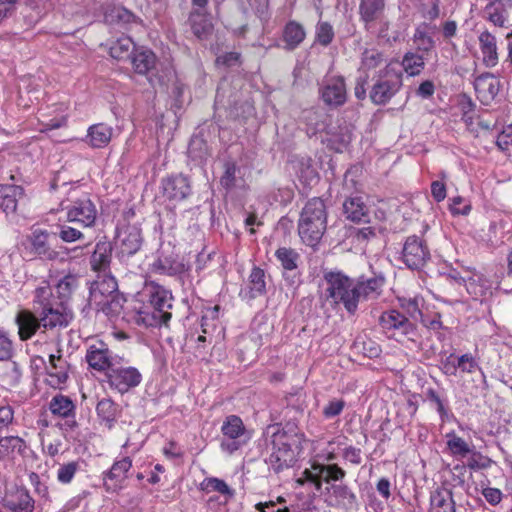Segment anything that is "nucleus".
<instances>
[{"label":"nucleus","instance_id":"obj_21","mask_svg":"<svg viewBox=\"0 0 512 512\" xmlns=\"http://www.w3.org/2000/svg\"><path fill=\"white\" fill-rule=\"evenodd\" d=\"M330 500L332 506L342 510H352L357 506V496L346 484H333Z\"/></svg>","mask_w":512,"mask_h":512},{"label":"nucleus","instance_id":"obj_31","mask_svg":"<svg viewBox=\"0 0 512 512\" xmlns=\"http://www.w3.org/2000/svg\"><path fill=\"white\" fill-rule=\"evenodd\" d=\"M112 246L107 241H98L92 253L90 264L94 271H105L111 261Z\"/></svg>","mask_w":512,"mask_h":512},{"label":"nucleus","instance_id":"obj_51","mask_svg":"<svg viewBox=\"0 0 512 512\" xmlns=\"http://www.w3.org/2000/svg\"><path fill=\"white\" fill-rule=\"evenodd\" d=\"M403 67L409 75H417L424 67V59L418 54H406L403 59Z\"/></svg>","mask_w":512,"mask_h":512},{"label":"nucleus","instance_id":"obj_62","mask_svg":"<svg viewBox=\"0 0 512 512\" xmlns=\"http://www.w3.org/2000/svg\"><path fill=\"white\" fill-rule=\"evenodd\" d=\"M52 296V290L49 286L38 287L35 290V302L41 306V310L44 306H51L52 303L50 301Z\"/></svg>","mask_w":512,"mask_h":512},{"label":"nucleus","instance_id":"obj_17","mask_svg":"<svg viewBox=\"0 0 512 512\" xmlns=\"http://www.w3.org/2000/svg\"><path fill=\"white\" fill-rule=\"evenodd\" d=\"M132 467V459L129 456L117 458L111 468L104 473V485L108 491H118L124 487L128 473Z\"/></svg>","mask_w":512,"mask_h":512},{"label":"nucleus","instance_id":"obj_58","mask_svg":"<svg viewBox=\"0 0 512 512\" xmlns=\"http://www.w3.org/2000/svg\"><path fill=\"white\" fill-rule=\"evenodd\" d=\"M58 236L66 243L76 242L84 238V234L80 230L65 224L59 226Z\"/></svg>","mask_w":512,"mask_h":512},{"label":"nucleus","instance_id":"obj_54","mask_svg":"<svg viewBox=\"0 0 512 512\" xmlns=\"http://www.w3.org/2000/svg\"><path fill=\"white\" fill-rule=\"evenodd\" d=\"M401 307L406 311V313L413 319L422 318V312L420 309V305L422 303V298L413 297V298H403L400 299Z\"/></svg>","mask_w":512,"mask_h":512},{"label":"nucleus","instance_id":"obj_32","mask_svg":"<svg viewBox=\"0 0 512 512\" xmlns=\"http://www.w3.org/2000/svg\"><path fill=\"white\" fill-rule=\"evenodd\" d=\"M305 36L306 32L300 23L296 21H289L283 30L285 49L294 50L304 41Z\"/></svg>","mask_w":512,"mask_h":512},{"label":"nucleus","instance_id":"obj_63","mask_svg":"<svg viewBox=\"0 0 512 512\" xmlns=\"http://www.w3.org/2000/svg\"><path fill=\"white\" fill-rule=\"evenodd\" d=\"M107 18H110L111 21L117 20L123 23H130L134 19V15L123 7H115L107 15Z\"/></svg>","mask_w":512,"mask_h":512},{"label":"nucleus","instance_id":"obj_9","mask_svg":"<svg viewBox=\"0 0 512 512\" xmlns=\"http://www.w3.org/2000/svg\"><path fill=\"white\" fill-rule=\"evenodd\" d=\"M118 359L103 341H96L86 349L85 360L89 368L97 372L107 374L115 364H118Z\"/></svg>","mask_w":512,"mask_h":512},{"label":"nucleus","instance_id":"obj_22","mask_svg":"<svg viewBox=\"0 0 512 512\" xmlns=\"http://www.w3.org/2000/svg\"><path fill=\"white\" fill-rule=\"evenodd\" d=\"M40 321L45 329H53L56 327H66L71 319V316L64 310L62 306L54 307L44 306L39 312Z\"/></svg>","mask_w":512,"mask_h":512},{"label":"nucleus","instance_id":"obj_23","mask_svg":"<svg viewBox=\"0 0 512 512\" xmlns=\"http://www.w3.org/2000/svg\"><path fill=\"white\" fill-rule=\"evenodd\" d=\"M478 41L483 64L489 68L496 66L499 60L496 37L484 31L478 36Z\"/></svg>","mask_w":512,"mask_h":512},{"label":"nucleus","instance_id":"obj_16","mask_svg":"<svg viewBox=\"0 0 512 512\" xmlns=\"http://www.w3.org/2000/svg\"><path fill=\"white\" fill-rule=\"evenodd\" d=\"M379 325L385 333H389L392 337L410 335L414 332V325L397 310L383 312L379 318Z\"/></svg>","mask_w":512,"mask_h":512},{"label":"nucleus","instance_id":"obj_59","mask_svg":"<svg viewBox=\"0 0 512 512\" xmlns=\"http://www.w3.org/2000/svg\"><path fill=\"white\" fill-rule=\"evenodd\" d=\"M345 401L343 399H332L323 408V416L326 419L334 418L340 415L345 407Z\"/></svg>","mask_w":512,"mask_h":512},{"label":"nucleus","instance_id":"obj_3","mask_svg":"<svg viewBox=\"0 0 512 512\" xmlns=\"http://www.w3.org/2000/svg\"><path fill=\"white\" fill-rule=\"evenodd\" d=\"M327 227V211L321 198L310 199L303 207L298 221V233L308 246L314 247L321 240Z\"/></svg>","mask_w":512,"mask_h":512},{"label":"nucleus","instance_id":"obj_34","mask_svg":"<svg viewBox=\"0 0 512 512\" xmlns=\"http://www.w3.org/2000/svg\"><path fill=\"white\" fill-rule=\"evenodd\" d=\"M26 449V442L18 436L0 437V452L2 453V459H13L16 455H24Z\"/></svg>","mask_w":512,"mask_h":512},{"label":"nucleus","instance_id":"obj_37","mask_svg":"<svg viewBox=\"0 0 512 512\" xmlns=\"http://www.w3.org/2000/svg\"><path fill=\"white\" fill-rule=\"evenodd\" d=\"M135 44L129 37H121L110 47L111 57L117 60L130 59L135 51Z\"/></svg>","mask_w":512,"mask_h":512},{"label":"nucleus","instance_id":"obj_28","mask_svg":"<svg viewBox=\"0 0 512 512\" xmlns=\"http://www.w3.org/2000/svg\"><path fill=\"white\" fill-rule=\"evenodd\" d=\"M190 24L193 34L200 40H206L213 32V24L210 15L193 10L190 14Z\"/></svg>","mask_w":512,"mask_h":512},{"label":"nucleus","instance_id":"obj_4","mask_svg":"<svg viewBox=\"0 0 512 512\" xmlns=\"http://www.w3.org/2000/svg\"><path fill=\"white\" fill-rule=\"evenodd\" d=\"M324 294L333 305L342 304L350 314L356 312L354 281L340 271H326L323 275Z\"/></svg>","mask_w":512,"mask_h":512},{"label":"nucleus","instance_id":"obj_7","mask_svg":"<svg viewBox=\"0 0 512 512\" xmlns=\"http://www.w3.org/2000/svg\"><path fill=\"white\" fill-rule=\"evenodd\" d=\"M401 85V75L390 66L384 67L370 92L371 101L377 105L386 104L398 92Z\"/></svg>","mask_w":512,"mask_h":512},{"label":"nucleus","instance_id":"obj_19","mask_svg":"<svg viewBox=\"0 0 512 512\" xmlns=\"http://www.w3.org/2000/svg\"><path fill=\"white\" fill-rule=\"evenodd\" d=\"M384 283L385 278L382 275H374L372 277L361 276L354 281L356 309L361 300L377 298L382 291Z\"/></svg>","mask_w":512,"mask_h":512},{"label":"nucleus","instance_id":"obj_13","mask_svg":"<svg viewBox=\"0 0 512 512\" xmlns=\"http://www.w3.org/2000/svg\"><path fill=\"white\" fill-rule=\"evenodd\" d=\"M69 363L62 355V349L49 354V363L46 365V383L54 389H62L69 377Z\"/></svg>","mask_w":512,"mask_h":512},{"label":"nucleus","instance_id":"obj_42","mask_svg":"<svg viewBox=\"0 0 512 512\" xmlns=\"http://www.w3.org/2000/svg\"><path fill=\"white\" fill-rule=\"evenodd\" d=\"M316 473H322V482L329 483L330 481H341L345 476L346 472L339 467L337 464H321L316 463L314 465Z\"/></svg>","mask_w":512,"mask_h":512},{"label":"nucleus","instance_id":"obj_61","mask_svg":"<svg viewBox=\"0 0 512 512\" xmlns=\"http://www.w3.org/2000/svg\"><path fill=\"white\" fill-rule=\"evenodd\" d=\"M428 400L434 405L437 412L440 414L442 420L448 416V410L445 406L444 401L440 398L438 393L432 389L427 392Z\"/></svg>","mask_w":512,"mask_h":512},{"label":"nucleus","instance_id":"obj_45","mask_svg":"<svg viewBox=\"0 0 512 512\" xmlns=\"http://www.w3.org/2000/svg\"><path fill=\"white\" fill-rule=\"evenodd\" d=\"M414 43L419 50L428 52L434 47V40L429 35V25L422 23L418 25L414 33Z\"/></svg>","mask_w":512,"mask_h":512},{"label":"nucleus","instance_id":"obj_5","mask_svg":"<svg viewBox=\"0 0 512 512\" xmlns=\"http://www.w3.org/2000/svg\"><path fill=\"white\" fill-rule=\"evenodd\" d=\"M118 285L116 279L111 275H98L91 283L89 303L106 315L119 313L121 309L120 298L117 294Z\"/></svg>","mask_w":512,"mask_h":512},{"label":"nucleus","instance_id":"obj_38","mask_svg":"<svg viewBox=\"0 0 512 512\" xmlns=\"http://www.w3.org/2000/svg\"><path fill=\"white\" fill-rule=\"evenodd\" d=\"M49 409L53 415L69 417L74 413L75 405L69 397L56 395L51 399Z\"/></svg>","mask_w":512,"mask_h":512},{"label":"nucleus","instance_id":"obj_48","mask_svg":"<svg viewBox=\"0 0 512 512\" xmlns=\"http://www.w3.org/2000/svg\"><path fill=\"white\" fill-rule=\"evenodd\" d=\"M183 269V264L178 262H171L167 258L158 259L153 264V271L162 275L175 276L182 273Z\"/></svg>","mask_w":512,"mask_h":512},{"label":"nucleus","instance_id":"obj_40","mask_svg":"<svg viewBox=\"0 0 512 512\" xmlns=\"http://www.w3.org/2000/svg\"><path fill=\"white\" fill-rule=\"evenodd\" d=\"M456 366L459 368V371L462 373L472 374L476 371H479L481 373L483 384L487 386L486 374L481 369L478 361L472 354L466 353L461 356H458Z\"/></svg>","mask_w":512,"mask_h":512},{"label":"nucleus","instance_id":"obj_39","mask_svg":"<svg viewBox=\"0 0 512 512\" xmlns=\"http://www.w3.org/2000/svg\"><path fill=\"white\" fill-rule=\"evenodd\" d=\"M96 412L98 417L110 428L116 419L117 406L111 399L103 398L98 402Z\"/></svg>","mask_w":512,"mask_h":512},{"label":"nucleus","instance_id":"obj_18","mask_svg":"<svg viewBox=\"0 0 512 512\" xmlns=\"http://www.w3.org/2000/svg\"><path fill=\"white\" fill-rule=\"evenodd\" d=\"M32 252L42 260L60 261L66 260L68 250H55L48 245V233L35 230L30 238Z\"/></svg>","mask_w":512,"mask_h":512},{"label":"nucleus","instance_id":"obj_49","mask_svg":"<svg viewBox=\"0 0 512 512\" xmlns=\"http://www.w3.org/2000/svg\"><path fill=\"white\" fill-rule=\"evenodd\" d=\"M80 469L79 461H70L64 464H61L57 469L56 478L61 484H69L72 482L75 474Z\"/></svg>","mask_w":512,"mask_h":512},{"label":"nucleus","instance_id":"obj_6","mask_svg":"<svg viewBox=\"0 0 512 512\" xmlns=\"http://www.w3.org/2000/svg\"><path fill=\"white\" fill-rule=\"evenodd\" d=\"M221 433L220 447L222 451L230 455L246 445L251 439L250 432L246 429L242 419L237 415H229L224 419Z\"/></svg>","mask_w":512,"mask_h":512},{"label":"nucleus","instance_id":"obj_64","mask_svg":"<svg viewBox=\"0 0 512 512\" xmlns=\"http://www.w3.org/2000/svg\"><path fill=\"white\" fill-rule=\"evenodd\" d=\"M361 449L354 446H348L344 448L342 457L344 460L350 462L353 465H359L362 462Z\"/></svg>","mask_w":512,"mask_h":512},{"label":"nucleus","instance_id":"obj_53","mask_svg":"<svg viewBox=\"0 0 512 512\" xmlns=\"http://www.w3.org/2000/svg\"><path fill=\"white\" fill-rule=\"evenodd\" d=\"M316 41L323 45L328 46L334 38V30L331 24L328 22H318L316 25Z\"/></svg>","mask_w":512,"mask_h":512},{"label":"nucleus","instance_id":"obj_15","mask_svg":"<svg viewBox=\"0 0 512 512\" xmlns=\"http://www.w3.org/2000/svg\"><path fill=\"white\" fill-rule=\"evenodd\" d=\"M322 101L330 107H339L347 100L345 80L342 76H333L323 81L320 90Z\"/></svg>","mask_w":512,"mask_h":512},{"label":"nucleus","instance_id":"obj_26","mask_svg":"<svg viewBox=\"0 0 512 512\" xmlns=\"http://www.w3.org/2000/svg\"><path fill=\"white\" fill-rule=\"evenodd\" d=\"M112 134L113 129L111 126L104 123L94 124L88 128L86 142L92 148H103L111 141Z\"/></svg>","mask_w":512,"mask_h":512},{"label":"nucleus","instance_id":"obj_11","mask_svg":"<svg viewBox=\"0 0 512 512\" xmlns=\"http://www.w3.org/2000/svg\"><path fill=\"white\" fill-rule=\"evenodd\" d=\"M429 512H491L483 508L457 506L450 489L440 486L431 491Z\"/></svg>","mask_w":512,"mask_h":512},{"label":"nucleus","instance_id":"obj_44","mask_svg":"<svg viewBox=\"0 0 512 512\" xmlns=\"http://www.w3.org/2000/svg\"><path fill=\"white\" fill-rule=\"evenodd\" d=\"M446 438L447 447L454 456L466 457L473 451L470 445L463 438L457 436L454 432L448 433Z\"/></svg>","mask_w":512,"mask_h":512},{"label":"nucleus","instance_id":"obj_30","mask_svg":"<svg viewBox=\"0 0 512 512\" xmlns=\"http://www.w3.org/2000/svg\"><path fill=\"white\" fill-rule=\"evenodd\" d=\"M34 500L25 489H17L5 500V505L13 512H33Z\"/></svg>","mask_w":512,"mask_h":512},{"label":"nucleus","instance_id":"obj_43","mask_svg":"<svg viewBox=\"0 0 512 512\" xmlns=\"http://www.w3.org/2000/svg\"><path fill=\"white\" fill-rule=\"evenodd\" d=\"M485 14L490 22L499 27L504 26L507 20V10L500 1L489 3L485 7Z\"/></svg>","mask_w":512,"mask_h":512},{"label":"nucleus","instance_id":"obj_12","mask_svg":"<svg viewBox=\"0 0 512 512\" xmlns=\"http://www.w3.org/2000/svg\"><path fill=\"white\" fill-rule=\"evenodd\" d=\"M402 259L410 269H420L430 259V251L420 237L409 236L402 249Z\"/></svg>","mask_w":512,"mask_h":512},{"label":"nucleus","instance_id":"obj_52","mask_svg":"<svg viewBox=\"0 0 512 512\" xmlns=\"http://www.w3.org/2000/svg\"><path fill=\"white\" fill-rule=\"evenodd\" d=\"M188 155L192 160L199 163L205 159L207 155V145L204 140L201 138L192 139L188 146Z\"/></svg>","mask_w":512,"mask_h":512},{"label":"nucleus","instance_id":"obj_35","mask_svg":"<svg viewBox=\"0 0 512 512\" xmlns=\"http://www.w3.org/2000/svg\"><path fill=\"white\" fill-rule=\"evenodd\" d=\"M130 59L135 72L139 74H146L156 63L155 54L151 50L143 48L136 49Z\"/></svg>","mask_w":512,"mask_h":512},{"label":"nucleus","instance_id":"obj_25","mask_svg":"<svg viewBox=\"0 0 512 512\" xmlns=\"http://www.w3.org/2000/svg\"><path fill=\"white\" fill-rule=\"evenodd\" d=\"M266 293V276L264 270L254 267L249 275L247 286L241 291V295L248 299H254Z\"/></svg>","mask_w":512,"mask_h":512},{"label":"nucleus","instance_id":"obj_14","mask_svg":"<svg viewBox=\"0 0 512 512\" xmlns=\"http://www.w3.org/2000/svg\"><path fill=\"white\" fill-rule=\"evenodd\" d=\"M65 209L67 210L68 222L78 223L82 227H92L95 224L97 209L88 197L74 201Z\"/></svg>","mask_w":512,"mask_h":512},{"label":"nucleus","instance_id":"obj_2","mask_svg":"<svg viewBox=\"0 0 512 512\" xmlns=\"http://www.w3.org/2000/svg\"><path fill=\"white\" fill-rule=\"evenodd\" d=\"M272 429V449L267 463L275 473H279L293 467L297 462L302 449V436L285 431L278 426H274Z\"/></svg>","mask_w":512,"mask_h":512},{"label":"nucleus","instance_id":"obj_10","mask_svg":"<svg viewBox=\"0 0 512 512\" xmlns=\"http://www.w3.org/2000/svg\"><path fill=\"white\" fill-rule=\"evenodd\" d=\"M141 229L136 224L123 223L117 227L115 244L122 256H132L142 246Z\"/></svg>","mask_w":512,"mask_h":512},{"label":"nucleus","instance_id":"obj_47","mask_svg":"<svg viewBox=\"0 0 512 512\" xmlns=\"http://www.w3.org/2000/svg\"><path fill=\"white\" fill-rule=\"evenodd\" d=\"M200 486L201 490L206 493L218 492L221 495L230 497L233 495V491L231 490V488L226 484L225 481L219 478H206L203 480Z\"/></svg>","mask_w":512,"mask_h":512},{"label":"nucleus","instance_id":"obj_36","mask_svg":"<svg viewBox=\"0 0 512 512\" xmlns=\"http://www.w3.org/2000/svg\"><path fill=\"white\" fill-rule=\"evenodd\" d=\"M387 65V58L376 49H365L362 53L361 66L359 72L367 74V71Z\"/></svg>","mask_w":512,"mask_h":512},{"label":"nucleus","instance_id":"obj_29","mask_svg":"<svg viewBox=\"0 0 512 512\" xmlns=\"http://www.w3.org/2000/svg\"><path fill=\"white\" fill-rule=\"evenodd\" d=\"M386 0H361L359 5L360 19L365 23L368 30L383 13Z\"/></svg>","mask_w":512,"mask_h":512},{"label":"nucleus","instance_id":"obj_46","mask_svg":"<svg viewBox=\"0 0 512 512\" xmlns=\"http://www.w3.org/2000/svg\"><path fill=\"white\" fill-rule=\"evenodd\" d=\"M275 256L285 270H294L297 268L299 254L295 250L281 247L276 251Z\"/></svg>","mask_w":512,"mask_h":512},{"label":"nucleus","instance_id":"obj_20","mask_svg":"<svg viewBox=\"0 0 512 512\" xmlns=\"http://www.w3.org/2000/svg\"><path fill=\"white\" fill-rule=\"evenodd\" d=\"M164 195L172 201H182L191 194L189 179L182 175H173L162 181Z\"/></svg>","mask_w":512,"mask_h":512},{"label":"nucleus","instance_id":"obj_57","mask_svg":"<svg viewBox=\"0 0 512 512\" xmlns=\"http://www.w3.org/2000/svg\"><path fill=\"white\" fill-rule=\"evenodd\" d=\"M237 171L238 168L234 162L228 161L224 164V173L220 179V183L224 188L230 189L235 186Z\"/></svg>","mask_w":512,"mask_h":512},{"label":"nucleus","instance_id":"obj_33","mask_svg":"<svg viewBox=\"0 0 512 512\" xmlns=\"http://www.w3.org/2000/svg\"><path fill=\"white\" fill-rule=\"evenodd\" d=\"M24 191L20 186H5L0 189V207L5 213H13L16 211L20 198L23 197Z\"/></svg>","mask_w":512,"mask_h":512},{"label":"nucleus","instance_id":"obj_55","mask_svg":"<svg viewBox=\"0 0 512 512\" xmlns=\"http://www.w3.org/2000/svg\"><path fill=\"white\" fill-rule=\"evenodd\" d=\"M497 147L507 153H512V123L505 126L497 136L496 140Z\"/></svg>","mask_w":512,"mask_h":512},{"label":"nucleus","instance_id":"obj_27","mask_svg":"<svg viewBox=\"0 0 512 512\" xmlns=\"http://www.w3.org/2000/svg\"><path fill=\"white\" fill-rule=\"evenodd\" d=\"M343 213L352 222L368 221V209L361 196L347 198L343 203Z\"/></svg>","mask_w":512,"mask_h":512},{"label":"nucleus","instance_id":"obj_60","mask_svg":"<svg viewBox=\"0 0 512 512\" xmlns=\"http://www.w3.org/2000/svg\"><path fill=\"white\" fill-rule=\"evenodd\" d=\"M282 512H313V502L310 498H299L290 506L282 508Z\"/></svg>","mask_w":512,"mask_h":512},{"label":"nucleus","instance_id":"obj_50","mask_svg":"<svg viewBox=\"0 0 512 512\" xmlns=\"http://www.w3.org/2000/svg\"><path fill=\"white\" fill-rule=\"evenodd\" d=\"M78 285V279L74 275H66L56 284V292L61 299L68 298Z\"/></svg>","mask_w":512,"mask_h":512},{"label":"nucleus","instance_id":"obj_41","mask_svg":"<svg viewBox=\"0 0 512 512\" xmlns=\"http://www.w3.org/2000/svg\"><path fill=\"white\" fill-rule=\"evenodd\" d=\"M475 90L480 94L496 95L498 91L497 81L491 73H483L474 79Z\"/></svg>","mask_w":512,"mask_h":512},{"label":"nucleus","instance_id":"obj_24","mask_svg":"<svg viewBox=\"0 0 512 512\" xmlns=\"http://www.w3.org/2000/svg\"><path fill=\"white\" fill-rule=\"evenodd\" d=\"M16 324L18 326L19 338L22 341L30 339L36 331L42 326L40 317L37 318L28 310L20 311L16 316Z\"/></svg>","mask_w":512,"mask_h":512},{"label":"nucleus","instance_id":"obj_56","mask_svg":"<svg viewBox=\"0 0 512 512\" xmlns=\"http://www.w3.org/2000/svg\"><path fill=\"white\" fill-rule=\"evenodd\" d=\"M13 353L14 346L8 332L0 328V361L9 360L13 356Z\"/></svg>","mask_w":512,"mask_h":512},{"label":"nucleus","instance_id":"obj_1","mask_svg":"<svg viewBox=\"0 0 512 512\" xmlns=\"http://www.w3.org/2000/svg\"><path fill=\"white\" fill-rule=\"evenodd\" d=\"M139 297L143 306L138 310L135 321L146 327L166 325L172 314L173 296L170 290L155 281H146Z\"/></svg>","mask_w":512,"mask_h":512},{"label":"nucleus","instance_id":"obj_8","mask_svg":"<svg viewBox=\"0 0 512 512\" xmlns=\"http://www.w3.org/2000/svg\"><path fill=\"white\" fill-rule=\"evenodd\" d=\"M142 380L141 372L133 366H118V364H115L107 373V382L110 388L121 394L138 387Z\"/></svg>","mask_w":512,"mask_h":512}]
</instances>
